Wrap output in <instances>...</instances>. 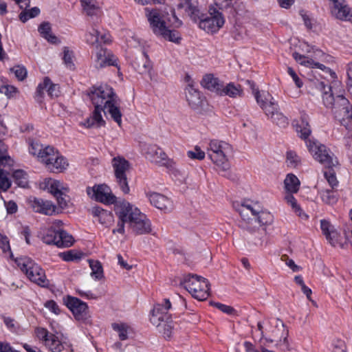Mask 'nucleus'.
Masks as SVG:
<instances>
[{
	"mask_svg": "<svg viewBox=\"0 0 352 352\" xmlns=\"http://www.w3.org/2000/svg\"><path fill=\"white\" fill-rule=\"evenodd\" d=\"M89 266L91 269V276L96 279H101L103 277V269L101 263L98 261L90 260Z\"/></svg>",
	"mask_w": 352,
	"mask_h": 352,
	"instance_id": "obj_45",
	"label": "nucleus"
},
{
	"mask_svg": "<svg viewBox=\"0 0 352 352\" xmlns=\"http://www.w3.org/2000/svg\"><path fill=\"white\" fill-rule=\"evenodd\" d=\"M319 88L323 91L322 99L326 107L335 111L336 106L337 96L335 98L332 93L331 87L326 86L323 82L319 83Z\"/></svg>",
	"mask_w": 352,
	"mask_h": 352,
	"instance_id": "obj_30",
	"label": "nucleus"
},
{
	"mask_svg": "<svg viewBox=\"0 0 352 352\" xmlns=\"http://www.w3.org/2000/svg\"><path fill=\"white\" fill-rule=\"evenodd\" d=\"M116 214L119 219L123 220L129 226L141 214V212L133 204L123 201L116 206Z\"/></svg>",
	"mask_w": 352,
	"mask_h": 352,
	"instance_id": "obj_14",
	"label": "nucleus"
},
{
	"mask_svg": "<svg viewBox=\"0 0 352 352\" xmlns=\"http://www.w3.org/2000/svg\"><path fill=\"white\" fill-rule=\"evenodd\" d=\"M331 14L342 21L352 22V9L346 3L345 0H329Z\"/></svg>",
	"mask_w": 352,
	"mask_h": 352,
	"instance_id": "obj_16",
	"label": "nucleus"
},
{
	"mask_svg": "<svg viewBox=\"0 0 352 352\" xmlns=\"http://www.w3.org/2000/svg\"><path fill=\"white\" fill-rule=\"evenodd\" d=\"M31 207L34 212L45 215H52L56 211V206L48 200L34 198L30 201Z\"/></svg>",
	"mask_w": 352,
	"mask_h": 352,
	"instance_id": "obj_26",
	"label": "nucleus"
},
{
	"mask_svg": "<svg viewBox=\"0 0 352 352\" xmlns=\"http://www.w3.org/2000/svg\"><path fill=\"white\" fill-rule=\"evenodd\" d=\"M3 322L6 327L12 332H17L19 326L14 319L3 316Z\"/></svg>",
	"mask_w": 352,
	"mask_h": 352,
	"instance_id": "obj_61",
	"label": "nucleus"
},
{
	"mask_svg": "<svg viewBox=\"0 0 352 352\" xmlns=\"http://www.w3.org/2000/svg\"><path fill=\"white\" fill-rule=\"evenodd\" d=\"M13 178L16 184L23 188L28 186L27 175L22 170H16L12 174Z\"/></svg>",
	"mask_w": 352,
	"mask_h": 352,
	"instance_id": "obj_46",
	"label": "nucleus"
},
{
	"mask_svg": "<svg viewBox=\"0 0 352 352\" xmlns=\"http://www.w3.org/2000/svg\"><path fill=\"white\" fill-rule=\"evenodd\" d=\"M74 243L73 236L63 230H58L57 247H69Z\"/></svg>",
	"mask_w": 352,
	"mask_h": 352,
	"instance_id": "obj_37",
	"label": "nucleus"
},
{
	"mask_svg": "<svg viewBox=\"0 0 352 352\" xmlns=\"http://www.w3.org/2000/svg\"><path fill=\"white\" fill-rule=\"evenodd\" d=\"M41 240L46 244L56 245L58 239V230L54 228H43L40 231Z\"/></svg>",
	"mask_w": 352,
	"mask_h": 352,
	"instance_id": "obj_33",
	"label": "nucleus"
},
{
	"mask_svg": "<svg viewBox=\"0 0 352 352\" xmlns=\"http://www.w3.org/2000/svg\"><path fill=\"white\" fill-rule=\"evenodd\" d=\"M48 189L54 196H57L63 192H68V187L58 180H51L48 182Z\"/></svg>",
	"mask_w": 352,
	"mask_h": 352,
	"instance_id": "obj_39",
	"label": "nucleus"
},
{
	"mask_svg": "<svg viewBox=\"0 0 352 352\" xmlns=\"http://www.w3.org/2000/svg\"><path fill=\"white\" fill-rule=\"evenodd\" d=\"M169 14H164L158 10L146 9V15L150 26L155 34L160 36L169 41L178 43L181 40L179 33L175 30H170V26L178 28L181 26L182 21L176 16L175 11L171 10Z\"/></svg>",
	"mask_w": 352,
	"mask_h": 352,
	"instance_id": "obj_1",
	"label": "nucleus"
},
{
	"mask_svg": "<svg viewBox=\"0 0 352 352\" xmlns=\"http://www.w3.org/2000/svg\"><path fill=\"white\" fill-rule=\"evenodd\" d=\"M319 195L323 203L328 205H333L337 203L339 195L334 189H322L319 191Z\"/></svg>",
	"mask_w": 352,
	"mask_h": 352,
	"instance_id": "obj_32",
	"label": "nucleus"
},
{
	"mask_svg": "<svg viewBox=\"0 0 352 352\" xmlns=\"http://www.w3.org/2000/svg\"><path fill=\"white\" fill-rule=\"evenodd\" d=\"M134 68L141 74H148L151 80H153V66L146 53L137 57L133 63Z\"/></svg>",
	"mask_w": 352,
	"mask_h": 352,
	"instance_id": "obj_25",
	"label": "nucleus"
},
{
	"mask_svg": "<svg viewBox=\"0 0 352 352\" xmlns=\"http://www.w3.org/2000/svg\"><path fill=\"white\" fill-rule=\"evenodd\" d=\"M86 192L91 199L104 204H113L116 201V196L112 194L110 188L106 184L89 186Z\"/></svg>",
	"mask_w": 352,
	"mask_h": 352,
	"instance_id": "obj_11",
	"label": "nucleus"
},
{
	"mask_svg": "<svg viewBox=\"0 0 352 352\" xmlns=\"http://www.w3.org/2000/svg\"><path fill=\"white\" fill-rule=\"evenodd\" d=\"M11 182L10 181L8 173L3 170L0 169V189L6 191L10 188Z\"/></svg>",
	"mask_w": 352,
	"mask_h": 352,
	"instance_id": "obj_50",
	"label": "nucleus"
},
{
	"mask_svg": "<svg viewBox=\"0 0 352 352\" xmlns=\"http://www.w3.org/2000/svg\"><path fill=\"white\" fill-rule=\"evenodd\" d=\"M306 146L315 160L327 168H332L338 164L337 160L333 158V154L324 144L318 141L308 140Z\"/></svg>",
	"mask_w": 352,
	"mask_h": 352,
	"instance_id": "obj_7",
	"label": "nucleus"
},
{
	"mask_svg": "<svg viewBox=\"0 0 352 352\" xmlns=\"http://www.w3.org/2000/svg\"><path fill=\"white\" fill-rule=\"evenodd\" d=\"M160 325V327H157L159 331L163 334L165 338H170L174 328L173 321L170 319L164 320V322L161 321Z\"/></svg>",
	"mask_w": 352,
	"mask_h": 352,
	"instance_id": "obj_43",
	"label": "nucleus"
},
{
	"mask_svg": "<svg viewBox=\"0 0 352 352\" xmlns=\"http://www.w3.org/2000/svg\"><path fill=\"white\" fill-rule=\"evenodd\" d=\"M209 16L204 17V14L199 11V26L207 32L214 33L217 32L224 24L225 21L222 14L215 7L209 8Z\"/></svg>",
	"mask_w": 352,
	"mask_h": 352,
	"instance_id": "obj_9",
	"label": "nucleus"
},
{
	"mask_svg": "<svg viewBox=\"0 0 352 352\" xmlns=\"http://www.w3.org/2000/svg\"><path fill=\"white\" fill-rule=\"evenodd\" d=\"M260 206L258 203H243L238 209L239 213L243 220L248 223L254 224V217L259 212Z\"/></svg>",
	"mask_w": 352,
	"mask_h": 352,
	"instance_id": "obj_24",
	"label": "nucleus"
},
{
	"mask_svg": "<svg viewBox=\"0 0 352 352\" xmlns=\"http://www.w3.org/2000/svg\"><path fill=\"white\" fill-rule=\"evenodd\" d=\"M201 85L204 88L219 95L220 91H221L223 82L219 78L214 77L212 74H207L203 76Z\"/></svg>",
	"mask_w": 352,
	"mask_h": 352,
	"instance_id": "obj_29",
	"label": "nucleus"
},
{
	"mask_svg": "<svg viewBox=\"0 0 352 352\" xmlns=\"http://www.w3.org/2000/svg\"><path fill=\"white\" fill-rule=\"evenodd\" d=\"M300 181L294 174L287 175L284 180V187L286 192L296 193L298 192L300 186Z\"/></svg>",
	"mask_w": 352,
	"mask_h": 352,
	"instance_id": "obj_35",
	"label": "nucleus"
},
{
	"mask_svg": "<svg viewBox=\"0 0 352 352\" xmlns=\"http://www.w3.org/2000/svg\"><path fill=\"white\" fill-rule=\"evenodd\" d=\"M44 91H46L51 98L58 97L60 94L59 87L52 83L50 78L45 77L43 81L38 84L36 91V100L41 101Z\"/></svg>",
	"mask_w": 352,
	"mask_h": 352,
	"instance_id": "obj_22",
	"label": "nucleus"
},
{
	"mask_svg": "<svg viewBox=\"0 0 352 352\" xmlns=\"http://www.w3.org/2000/svg\"><path fill=\"white\" fill-rule=\"evenodd\" d=\"M98 18H96V20L93 19V21L91 22V30L85 35L86 42L92 45L99 44V35L100 34V32L98 29Z\"/></svg>",
	"mask_w": 352,
	"mask_h": 352,
	"instance_id": "obj_34",
	"label": "nucleus"
},
{
	"mask_svg": "<svg viewBox=\"0 0 352 352\" xmlns=\"http://www.w3.org/2000/svg\"><path fill=\"white\" fill-rule=\"evenodd\" d=\"M82 256L80 252H76L74 250H69L63 254L62 257L64 261H73L80 259Z\"/></svg>",
	"mask_w": 352,
	"mask_h": 352,
	"instance_id": "obj_55",
	"label": "nucleus"
},
{
	"mask_svg": "<svg viewBox=\"0 0 352 352\" xmlns=\"http://www.w3.org/2000/svg\"><path fill=\"white\" fill-rule=\"evenodd\" d=\"M46 146L38 142H32L30 144L29 151L30 153L37 157L38 160L41 162V156L45 155Z\"/></svg>",
	"mask_w": 352,
	"mask_h": 352,
	"instance_id": "obj_44",
	"label": "nucleus"
},
{
	"mask_svg": "<svg viewBox=\"0 0 352 352\" xmlns=\"http://www.w3.org/2000/svg\"><path fill=\"white\" fill-rule=\"evenodd\" d=\"M94 61L96 68L113 65L119 69L118 58L106 48L100 47L97 50Z\"/></svg>",
	"mask_w": 352,
	"mask_h": 352,
	"instance_id": "obj_17",
	"label": "nucleus"
},
{
	"mask_svg": "<svg viewBox=\"0 0 352 352\" xmlns=\"http://www.w3.org/2000/svg\"><path fill=\"white\" fill-rule=\"evenodd\" d=\"M35 333L37 338L42 340L44 342V344H46V342L49 340V338L51 337L52 333H50L46 329L42 327H38L35 330Z\"/></svg>",
	"mask_w": 352,
	"mask_h": 352,
	"instance_id": "obj_53",
	"label": "nucleus"
},
{
	"mask_svg": "<svg viewBox=\"0 0 352 352\" xmlns=\"http://www.w3.org/2000/svg\"><path fill=\"white\" fill-rule=\"evenodd\" d=\"M0 248L4 253L10 252V257L13 255L10 251V246L7 236L0 234Z\"/></svg>",
	"mask_w": 352,
	"mask_h": 352,
	"instance_id": "obj_59",
	"label": "nucleus"
},
{
	"mask_svg": "<svg viewBox=\"0 0 352 352\" xmlns=\"http://www.w3.org/2000/svg\"><path fill=\"white\" fill-rule=\"evenodd\" d=\"M65 302L76 320L85 322L88 321L89 316L88 314V306L86 302L71 296H67Z\"/></svg>",
	"mask_w": 352,
	"mask_h": 352,
	"instance_id": "obj_12",
	"label": "nucleus"
},
{
	"mask_svg": "<svg viewBox=\"0 0 352 352\" xmlns=\"http://www.w3.org/2000/svg\"><path fill=\"white\" fill-rule=\"evenodd\" d=\"M45 154L41 156V163L49 171L61 173L67 168V160L54 147L47 146Z\"/></svg>",
	"mask_w": 352,
	"mask_h": 352,
	"instance_id": "obj_8",
	"label": "nucleus"
},
{
	"mask_svg": "<svg viewBox=\"0 0 352 352\" xmlns=\"http://www.w3.org/2000/svg\"><path fill=\"white\" fill-rule=\"evenodd\" d=\"M213 305L222 312L228 315L234 316L236 314V310L232 307L221 304L220 302H214Z\"/></svg>",
	"mask_w": 352,
	"mask_h": 352,
	"instance_id": "obj_57",
	"label": "nucleus"
},
{
	"mask_svg": "<svg viewBox=\"0 0 352 352\" xmlns=\"http://www.w3.org/2000/svg\"><path fill=\"white\" fill-rule=\"evenodd\" d=\"M252 220H254V224L258 223L261 226H264L270 224L273 221V216L270 212L261 211L260 208L258 213Z\"/></svg>",
	"mask_w": 352,
	"mask_h": 352,
	"instance_id": "obj_40",
	"label": "nucleus"
},
{
	"mask_svg": "<svg viewBox=\"0 0 352 352\" xmlns=\"http://www.w3.org/2000/svg\"><path fill=\"white\" fill-rule=\"evenodd\" d=\"M67 192H63L55 197L58 206L61 208H64L67 206L68 197L66 195Z\"/></svg>",
	"mask_w": 352,
	"mask_h": 352,
	"instance_id": "obj_64",
	"label": "nucleus"
},
{
	"mask_svg": "<svg viewBox=\"0 0 352 352\" xmlns=\"http://www.w3.org/2000/svg\"><path fill=\"white\" fill-rule=\"evenodd\" d=\"M182 283L192 297L199 300H206L209 296L208 281L201 276L188 274Z\"/></svg>",
	"mask_w": 352,
	"mask_h": 352,
	"instance_id": "obj_6",
	"label": "nucleus"
},
{
	"mask_svg": "<svg viewBox=\"0 0 352 352\" xmlns=\"http://www.w3.org/2000/svg\"><path fill=\"white\" fill-rule=\"evenodd\" d=\"M40 13V10L37 7L32 8L28 11L22 12L19 14V19L22 22H25L28 19L36 16Z\"/></svg>",
	"mask_w": 352,
	"mask_h": 352,
	"instance_id": "obj_49",
	"label": "nucleus"
},
{
	"mask_svg": "<svg viewBox=\"0 0 352 352\" xmlns=\"http://www.w3.org/2000/svg\"><path fill=\"white\" fill-rule=\"evenodd\" d=\"M293 57L298 62L300 65L306 66V67H310V65H313L314 60L311 58H309L304 55H302L298 52L293 53Z\"/></svg>",
	"mask_w": 352,
	"mask_h": 352,
	"instance_id": "obj_52",
	"label": "nucleus"
},
{
	"mask_svg": "<svg viewBox=\"0 0 352 352\" xmlns=\"http://www.w3.org/2000/svg\"><path fill=\"white\" fill-rule=\"evenodd\" d=\"M189 158L192 160H202L205 158V152L203 151L199 146H195L192 151H189L187 153Z\"/></svg>",
	"mask_w": 352,
	"mask_h": 352,
	"instance_id": "obj_51",
	"label": "nucleus"
},
{
	"mask_svg": "<svg viewBox=\"0 0 352 352\" xmlns=\"http://www.w3.org/2000/svg\"><path fill=\"white\" fill-rule=\"evenodd\" d=\"M102 112L107 113L106 109H102V107H94V110L91 115L87 118L82 125L87 128L91 127H100L105 124V121L102 118Z\"/></svg>",
	"mask_w": 352,
	"mask_h": 352,
	"instance_id": "obj_28",
	"label": "nucleus"
},
{
	"mask_svg": "<svg viewBox=\"0 0 352 352\" xmlns=\"http://www.w3.org/2000/svg\"><path fill=\"white\" fill-rule=\"evenodd\" d=\"M38 32L49 42L56 43L58 41L57 37L51 32V26L49 23L44 22L41 23L38 28Z\"/></svg>",
	"mask_w": 352,
	"mask_h": 352,
	"instance_id": "obj_38",
	"label": "nucleus"
},
{
	"mask_svg": "<svg viewBox=\"0 0 352 352\" xmlns=\"http://www.w3.org/2000/svg\"><path fill=\"white\" fill-rule=\"evenodd\" d=\"M250 85L252 94L256 100V102L263 111L265 116L273 123L280 127H285L288 125V120L282 112L278 102L273 96L268 92L261 93L256 87L253 82L248 81Z\"/></svg>",
	"mask_w": 352,
	"mask_h": 352,
	"instance_id": "obj_3",
	"label": "nucleus"
},
{
	"mask_svg": "<svg viewBox=\"0 0 352 352\" xmlns=\"http://www.w3.org/2000/svg\"><path fill=\"white\" fill-rule=\"evenodd\" d=\"M82 6L86 14L94 19V16L100 14L99 7L95 0H80Z\"/></svg>",
	"mask_w": 352,
	"mask_h": 352,
	"instance_id": "obj_36",
	"label": "nucleus"
},
{
	"mask_svg": "<svg viewBox=\"0 0 352 352\" xmlns=\"http://www.w3.org/2000/svg\"><path fill=\"white\" fill-rule=\"evenodd\" d=\"M13 160L8 155L6 145L0 140V166H11Z\"/></svg>",
	"mask_w": 352,
	"mask_h": 352,
	"instance_id": "obj_42",
	"label": "nucleus"
},
{
	"mask_svg": "<svg viewBox=\"0 0 352 352\" xmlns=\"http://www.w3.org/2000/svg\"><path fill=\"white\" fill-rule=\"evenodd\" d=\"M114 175L119 187L124 194H128L130 188L128 184L126 173L130 169V163L122 156H116L111 160Z\"/></svg>",
	"mask_w": 352,
	"mask_h": 352,
	"instance_id": "obj_10",
	"label": "nucleus"
},
{
	"mask_svg": "<svg viewBox=\"0 0 352 352\" xmlns=\"http://www.w3.org/2000/svg\"><path fill=\"white\" fill-rule=\"evenodd\" d=\"M243 91L241 85H236L234 82H230L224 86L223 85L221 91H220V96H228L230 98L241 97Z\"/></svg>",
	"mask_w": 352,
	"mask_h": 352,
	"instance_id": "obj_31",
	"label": "nucleus"
},
{
	"mask_svg": "<svg viewBox=\"0 0 352 352\" xmlns=\"http://www.w3.org/2000/svg\"><path fill=\"white\" fill-rule=\"evenodd\" d=\"M324 176L328 183L331 186V188L334 189V188L337 186L338 183L334 173L331 172V170L325 172Z\"/></svg>",
	"mask_w": 352,
	"mask_h": 352,
	"instance_id": "obj_63",
	"label": "nucleus"
},
{
	"mask_svg": "<svg viewBox=\"0 0 352 352\" xmlns=\"http://www.w3.org/2000/svg\"><path fill=\"white\" fill-rule=\"evenodd\" d=\"M112 328L118 333L119 338L121 340H125L128 338V327L126 324L113 323Z\"/></svg>",
	"mask_w": 352,
	"mask_h": 352,
	"instance_id": "obj_47",
	"label": "nucleus"
},
{
	"mask_svg": "<svg viewBox=\"0 0 352 352\" xmlns=\"http://www.w3.org/2000/svg\"><path fill=\"white\" fill-rule=\"evenodd\" d=\"M171 308V303L168 299H164L162 302L155 305L150 320L153 325L160 327L161 321L170 319L168 315V310Z\"/></svg>",
	"mask_w": 352,
	"mask_h": 352,
	"instance_id": "obj_15",
	"label": "nucleus"
},
{
	"mask_svg": "<svg viewBox=\"0 0 352 352\" xmlns=\"http://www.w3.org/2000/svg\"><path fill=\"white\" fill-rule=\"evenodd\" d=\"M129 228L137 235L146 234L152 231L151 221L142 212L131 223Z\"/></svg>",
	"mask_w": 352,
	"mask_h": 352,
	"instance_id": "obj_21",
	"label": "nucleus"
},
{
	"mask_svg": "<svg viewBox=\"0 0 352 352\" xmlns=\"http://www.w3.org/2000/svg\"><path fill=\"white\" fill-rule=\"evenodd\" d=\"M146 197L150 203L159 210L164 212H170L173 208V201L164 195L150 192L146 193Z\"/></svg>",
	"mask_w": 352,
	"mask_h": 352,
	"instance_id": "obj_20",
	"label": "nucleus"
},
{
	"mask_svg": "<svg viewBox=\"0 0 352 352\" xmlns=\"http://www.w3.org/2000/svg\"><path fill=\"white\" fill-rule=\"evenodd\" d=\"M232 150L231 146L223 141L210 140L208 148V155L215 164L219 171L226 172L230 168L227 154Z\"/></svg>",
	"mask_w": 352,
	"mask_h": 352,
	"instance_id": "obj_4",
	"label": "nucleus"
},
{
	"mask_svg": "<svg viewBox=\"0 0 352 352\" xmlns=\"http://www.w3.org/2000/svg\"><path fill=\"white\" fill-rule=\"evenodd\" d=\"M63 60L65 64L67 67L72 69L74 67V64L72 63V52L69 51L67 47H65L63 50Z\"/></svg>",
	"mask_w": 352,
	"mask_h": 352,
	"instance_id": "obj_58",
	"label": "nucleus"
},
{
	"mask_svg": "<svg viewBox=\"0 0 352 352\" xmlns=\"http://www.w3.org/2000/svg\"><path fill=\"white\" fill-rule=\"evenodd\" d=\"M19 80H23L27 76V69L25 67L16 65L11 69Z\"/></svg>",
	"mask_w": 352,
	"mask_h": 352,
	"instance_id": "obj_54",
	"label": "nucleus"
},
{
	"mask_svg": "<svg viewBox=\"0 0 352 352\" xmlns=\"http://www.w3.org/2000/svg\"><path fill=\"white\" fill-rule=\"evenodd\" d=\"M88 96L94 107L106 109L111 118L120 126L122 113L120 109V99L112 87L107 85L93 87L88 92Z\"/></svg>",
	"mask_w": 352,
	"mask_h": 352,
	"instance_id": "obj_2",
	"label": "nucleus"
},
{
	"mask_svg": "<svg viewBox=\"0 0 352 352\" xmlns=\"http://www.w3.org/2000/svg\"><path fill=\"white\" fill-rule=\"evenodd\" d=\"M269 324L270 327L268 331L272 333V336L279 339V344L283 345L286 349H289V330L285 327L284 322L278 318H272L269 320Z\"/></svg>",
	"mask_w": 352,
	"mask_h": 352,
	"instance_id": "obj_13",
	"label": "nucleus"
},
{
	"mask_svg": "<svg viewBox=\"0 0 352 352\" xmlns=\"http://www.w3.org/2000/svg\"><path fill=\"white\" fill-rule=\"evenodd\" d=\"M98 220L101 224L108 226L113 220L112 213L106 210L98 218Z\"/></svg>",
	"mask_w": 352,
	"mask_h": 352,
	"instance_id": "obj_60",
	"label": "nucleus"
},
{
	"mask_svg": "<svg viewBox=\"0 0 352 352\" xmlns=\"http://www.w3.org/2000/svg\"><path fill=\"white\" fill-rule=\"evenodd\" d=\"M44 306L56 315H58L60 312V309L58 305L53 300L46 301L44 304Z\"/></svg>",
	"mask_w": 352,
	"mask_h": 352,
	"instance_id": "obj_62",
	"label": "nucleus"
},
{
	"mask_svg": "<svg viewBox=\"0 0 352 352\" xmlns=\"http://www.w3.org/2000/svg\"><path fill=\"white\" fill-rule=\"evenodd\" d=\"M287 160L288 164L292 167H296L300 163V157L292 151L287 153Z\"/></svg>",
	"mask_w": 352,
	"mask_h": 352,
	"instance_id": "obj_56",
	"label": "nucleus"
},
{
	"mask_svg": "<svg viewBox=\"0 0 352 352\" xmlns=\"http://www.w3.org/2000/svg\"><path fill=\"white\" fill-rule=\"evenodd\" d=\"M45 346L52 352H60L64 349L63 344L54 334H52L51 337L49 338V340L46 342Z\"/></svg>",
	"mask_w": 352,
	"mask_h": 352,
	"instance_id": "obj_41",
	"label": "nucleus"
},
{
	"mask_svg": "<svg viewBox=\"0 0 352 352\" xmlns=\"http://www.w3.org/2000/svg\"><path fill=\"white\" fill-rule=\"evenodd\" d=\"M292 194L293 193L286 192L284 199L287 204L289 205L296 212H299L298 215H300V207L298 204L296 199L294 198Z\"/></svg>",
	"mask_w": 352,
	"mask_h": 352,
	"instance_id": "obj_48",
	"label": "nucleus"
},
{
	"mask_svg": "<svg viewBox=\"0 0 352 352\" xmlns=\"http://www.w3.org/2000/svg\"><path fill=\"white\" fill-rule=\"evenodd\" d=\"M15 261L32 282L41 287L48 285V280L46 278L44 270L31 258L22 257L16 258Z\"/></svg>",
	"mask_w": 352,
	"mask_h": 352,
	"instance_id": "obj_5",
	"label": "nucleus"
},
{
	"mask_svg": "<svg viewBox=\"0 0 352 352\" xmlns=\"http://www.w3.org/2000/svg\"><path fill=\"white\" fill-rule=\"evenodd\" d=\"M320 228L327 240L332 246H339L342 248L343 244L342 237L337 230L330 223L329 221L324 219L321 220Z\"/></svg>",
	"mask_w": 352,
	"mask_h": 352,
	"instance_id": "obj_19",
	"label": "nucleus"
},
{
	"mask_svg": "<svg viewBox=\"0 0 352 352\" xmlns=\"http://www.w3.org/2000/svg\"><path fill=\"white\" fill-rule=\"evenodd\" d=\"M145 155L148 160L155 164H164L167 158L166 153L157 145L147 146Z\"/></svg>",
	"mask_w": 352,
	"mask_h": 352,
	"instance_id": "obj_27",
	"label": "nucleus"
},
{
	"mask_svg": "<svg viewBox=\"0 0 352 352\" xmlns=\"http://www.w3.org/2000/svg\"><path fill=\"white\" fill-rule=\"evenodd\" d=\"M188 85L185 89V95L186 100L188 104L192 109H198L202 103V98L200 92L194 87L192 82L189 79V76H187Z\"/></svg>",
	"mask_w": 352,
	"mask_h": 352,
	"instance_id": "obj_23",
	"label": "nucleus"
},
{
	"mask_svg": "<svg viewBox=\"0 0 352 352\" xmlns=\"http://www.w3.org/2000/svg\"><path fill=\"white\" fill-rule=\"evenodd\" d=\"M333 113L336 117H342L341 124L346 126V120H352V107L349 100L342 95L337 96L336 106Z\"/></svg>",
	"mask_w": 352,
	"mask_h": 352,
	"instance_id": "obj_18",
	"label": "nucleus"
}]
</instances>
